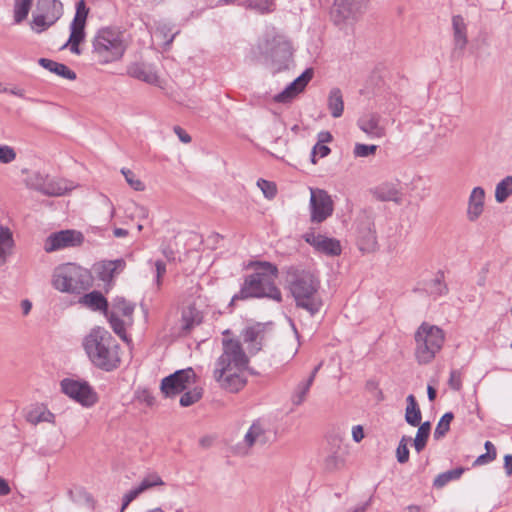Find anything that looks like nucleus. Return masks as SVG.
Instances as JSON below:
<instances>
[{"instance_id":"obj_1","label":"nucleus","mask_w":512,"mask_h":512,"mask_svg":"<svg viewBox=\"0 0 512 512\" xmlns=\"http://www.w3.org/2000/svg\"><path fill=\"white\" fill-rule=\"evenodd\" d=\"M223 352L216 360L213 378L219 386L230 392L237 393L247 383L244 371L248 367L249 358L238 339H222Z\"/></svg>"},{"instance_id":"obj_2","label":"nucleus","mask_w":512,"mask_h":512,"mask_svg":"<svg viewBox=\"0 0 512 512\" xmlns=\"http://www.w3.org/2000/svg\"><path fill=\"white\" fill-rule=\"evenodd\" d=\"M285 273L295 307L306 311L311 317L317 315L324 305L320 279L310 270L294 265L286 267Z\"/></svg>"},{"instance_id":"obj_3","label":"nucleus","mask_w":512,"mask_h":512,"mask_svg":"<svg viewBox=\"0 0 512 512\" xmlns=\"http://www.w3.org/2000/svg\"><path fill=\"white\" fill-rule=\"evenodd\" d=\"M248 267L254 272L245 276L239 292L233 295L230 306L236 301L251 298H268L280 303L282 293L275 284L279 274L277 266L268 261H252Z\"/></svg>"},{"instance_id":"obj_4","label":"nucleus","mask_w":512,"mask_h":512,"mask_svg":"<svg viewBox=\"0 0 512 512\" xmlns=\"http://www.w3.org/2000/svg\"><path fill=\"white\" fill-rule=\"evenodd\" d=\"M83 348L91 363L100 370L111 372L121 364L120 345L112 334L102 327L91 329L83 339Z\"/></svg>"},{"instance_id":"obj_5","label":"nucleus","mask_w":512,"mask_h":512,"mask_svg":"<svg viewBox=\"0 0 512 512\" xmlns=\"http://www.w3.org/2000/svg\"><path fill=\"white\" fill-rule=\"evenodd\" d=\"M92 283L90 271L74 263L58 266L52 276L53 287L64 293L79 295L90 289Z\"/></svg>"},{"instance_id":"obj_6","label":"nucleus","mask_w":512,"mask_h":512,"mask_svg":"<svg viewBox=\"0 0 512 512\" xmlns=\"http://www.w3.org/2000/svg\"><path fill=\"white\" fill-rule=\"evenodd\" d=\"M415 359L420 365L431 363L445 342L444 331L435 325L423 322L414 334Z\"/></svg>"},{"instance_id":"obj_7","label":"nucleus","mask_w":512,"mask_h":512,"mask_svg":"<svg viewBox=\"0 0 512 512\" xmlns=\"http://www.w3.org/2000/svg\"><path fill=\"white\" fill-rule=\"evenodd\" d=\"M93 52L103 63L114 62L122 58L126 51L123 34L112 28L98 30L92 41Z\"/></svg>"},{"instance_id":"obj_8","label":"nucleus","mask_w":512,"mask_h":512,"mask_svg":"<svg viewBox=\"0 0 512 512\" xmlns=\"http://www.w3.org/2000/svg\"><path fill=\"white\" fill-rule=\"evenodd\" d=\"M60 386L65 395L84 407H91L98 402L96 391L87 381L65 378Z\"/></svg>"},{"instance_id":"obj_9","label":"nucleus","mask_w":512,"mask_h":512,"mask_svg":"<svg viewBox=\"0 0 512 512\" xmlns=\"http://www.w3.org/2000/svg\"><path fill=\"white\" fill-rule=\"evenodd\" d=\"M88 13L89 8L86 6V2L84 0L77 1L76 12L70 24V36L68 41L61 47V49H65L69 46V49L72 53L77 55L81 53L79 45L85 39V26Z\"/></svg>"},{"instance_id":"obj_10","label":"nucleus","mask_w":512,"mask_h":512,"mask_svg":"<svg viewBox=\"0 0 512 512\" xmlns=\"http://www.w3.org/2000/svg\"><path fill=\"white\" fill-rule=\"evenodd\" d=\"M266 58L276 64L274 72H279L287 67V62L292 57V44L283 35H275L271 39H267L265 43Z\"/></svg>"},{"instance_id":"obj_11","label":"nucleus","mask_w":512,"mask_h":512,"mask_svg":"<svg viewBox=\"0 0 512 512\" xmlns=\"http://www.w3.org/2000/svg\"><path fill=\"white\" fill-rule=\"evenodd\" d=\"M196 374L189 367L177 370L174 373L162 379L160 389L167 398H173L184 392L191 384L195 382Z\"/></svg>"},{"instance_id":"obj_12","label":"nucleus","mask_w":512,"mask_h":512,"mask_svg":"<svg viewBox=\"0 0 512 512\" xmlns=\"http://www.w3.org/2000/svg\"><path fill=\"white\" fill-rule=\"evenodd\" d=\"M310 193V220L312 223H322L334 211L332 198L326 190L319 188H310Z\"/></svg>"},{"instance_id":"obj_13","label":"nucleus","mask_w":512,"mask_h":512,"mask_svg":"<svg viewBox=\"0 0 512 512\" xmlns=\"http://www.w3.org/2000/svg\"><path fill=\"white\" fill-rule=\"evenodd\" d=\"M356 244L363 253L375 252L378 249L375 225L370 217L358 221Z\"/></svg>"},{"instance_id":"obj_14","label":"nucleus","mask_w":512,"mask_h":512,"mask_svg":"<svg viewBox=\"0 0 512 512\" xmlns=\"http://www.w3.org/2000/svg\"><path fill=\"white\" fill-rule=\"evenodd\" d=\"M83 241L84 236L81 232L76 230H61L47 237L44 250L46 252H53L66 247H75L81 245Z\"/></svg>"},{"instance_id":"obj_15","label":"nucleus","mask_w":512,"mask_h":512,"mask_svg":"<svg viewBox=\"0 0 512 512\" xmlns=\"http://www.w3.org/2000/svg\"><path fill=\"white\" fill-rule=\"evenodd\" d=\"M303 238L320 253L338 256L342 252L340 241L335 238H329L321 234L316 235L314 232L305 233Z\"/></svg>"},{"instance_id":"obj_16","label":"nucleus","mask_w":512,"mask_h":512,"mask_svg":"<svg viewBox=\"0 0 512 512\" xmlns=\"http://www.w3.org/2000/svg\"><path fill=\"white\" fill-rule=\"evenodd\" d=\"M126 267L124 259L103 260L96 264L95 270L98 278L104 283H111Z\"/></svg>"},{"instance_id":"obj_17","label":"nucleus","mask_w":512,"mask_h":512,"mask_svg":"<svg viewBox=\"0 0 512 512\" xmlns=\"http://www.w3.org/2000/svg\"><path fill=\"white\" fill-rule=\"evenodd\" d=\"M180 322V334L186 336L203 322V314L195 305H189L182 310Z\"/></svg>"},{"instance_id":"obj_18","label":"nucleus","mask_w":512,"mask_h":512,"mask_svg":"<svg viewBox=\"0 0 512 512\" xmlns=\"http://www.w3.org/2000/svg\"><path fill=\"white\" fill-rule=\"evenodd\" d=\"M35 11L46 16L49 24H55L63 14V4L60 0H37Z\"/></svg>"},{"instance_id":"obj_19","label":"nucleus","mask_w":512,"mask_h":512,"mask_svg":"<svg viewBox=\"0 0 512 512\" xmlns=\"http://www.w3.org/2000/svg\"><path fill=\"white\" fill-rule=\"evenodd\" d=\"M485 191L482 187H475L468 201L467 218L469 221H476L484 210Z\"/></svg>"},{"instance_id":"obj_20","label":"nucleus","mask_w":512,"mask_h":512,"mask_svg":"<svg viewBox=\"0 0 512 512\" xmlns=\"http://www.w3.org/2000/svg\"><path fill=\"white\" fill-rule=\"evenodd\" d=\"M40 180L38 183H33L32 188L44 195L62 196L69 190L61 180H46L45 177H40Z\"/></svg>"},{"instance_id":"obj_21","label":"nucleus","mask_w":512,"mask_h":512,"mask_svg":"<svg viewBox=\"0 0 512 512\" xmlns=\"http://www.w3.org/2000/svg\"><path fill=\"white\" fill-rule=\"evenodd\" d=\"M355 0H334L331 17L336 25L345 23L354 12Z\"/></svg>"},{"instance_id":"obj_22","label":"nucleus","mask_w":512,"mask_h":512,"mask_svg":"<svg viewBox=\"0 0 512 512\" xmlns=\"http://www.w3.org/2000/svg\"><path fill=\"white\" fill-rule=\"evenodd\" d=\"M127 74L137 80L143 81L148 84H156L158 82V75L147 67L144 63L134 62L127 67Z\"/></svg>"},{"instance_id":"obj_23","label":"nucleus","mask_w":512,"mask_h":512,"mask_svg":"<svg viewBox=\"0 0 512 512\" xmlns=\"http://www.w3.org/2000/svg\"><path fill=\"white\" fill-rule=\"evenodd\" d=\"M79 303L93 311H102L105 315H108V301L100 291L94 290L84 294L80 297Z\"/></svg>"},{"instance_id":"obj_24","label":"nucleus","mask_w":512,"mask_h":512,"mask_svg":"<svg viewBox=\"0 0 512 512\" xmlns=\"http://www.w3.org/2000/svg\"><path fill=\"white\" fill-rule=\"evenodd\" d=\"M373 197L379 201H393L398 203L400 201V192L395 184L385 182L370 190Z\"/></svg>"},{"instance_id":"obj_25","label":"nucleus","mask_w":512,"mask_h":512,"mask_svg":"<svg viewBox=\"0 0 512 512\" xmlns=\"http://www.w3.org/2000/svg\"><path fill=\"white\" fill-rule=\"evenodd\" d=\"M359 128L366 134L381 138L385 135V130L380 126V117L377 114H369L358 121Z\"/></svg>"},{"instance_id":"obj_26","label":"nucleus","mask_w":512,"mask_h":512,"mask_svg":"<svg viewBox=\"0 0 512 512\" xmlns=\"http://www.w3.org/2000/svg\"><path fill=\"white\" fill-rule=\"evenodd\" d=\"M38 63L41 67L64 79L75 80L77 78L76 73L63 63H59L48 58H40Z\"/></svg>"},{"instance_id":"obj_27","label":"nucleus","mask_w":512,"mask_h":512,"mask_svg":"<svg viewBox=\"0 0 512 512\" xmlns=\"http://www.w3.org/2000/svg\"><path fill=\"white\" fill-rule=\"evenodd\" d=\"M333 445L337 446V449L334 450L330 455H328L325 459V468L328 471H334L342 468L345 464V449H342L340 443L341 439L338 437H334L332 439Z\"/></svg>"},{"instance_id":"obj_28","label":"nucleus","mask_w":512,"mask_h":512,"mask_svg":"<svg viewBox=\"0 0 512 512\" xmlns=\"http://www.w3.org/2000/svg\"><path fill=\"white\" fill-rule=\"evenodd\" d=\"M452 28L455 46L459 49H464L468 43L467 25L461 15H454L452 17Z\"/></svg>"},{"instance_id":"obj_29","label":"nucleus","mask_w":512,"mask_h":512,"mask_svg":"<svg viewBox=\"0 0 512 512\" xmlns=\"http://www.w3.org/2000/svg\"><path fill=\"white\" fill-rule=\"evenodd\" d=\"M13 247L14 239L11 230L6 226L0 225V266L6 263Z\"/></svg>"},{"instance_id":"obj_30","label":"nucleus","mask_w":512,"mask_h":512,"mask_svg":"<svg viewBox=\"0 0 512 512\" xmlns=\"http://www.w3.org/2000/svg\"><path fill=\"white\" fill-rule=\"evenodd\" d=\"M406 403L405 421L413 427L419 426L422 420V414L415 396L413 394L408 395Z\"/></svg>"},{"instance_id":"obj_31","label":"nucleus","mask_w":512,"mask_h":512,"mask_svg":"<svg viewBox=\"0 0 512 512\" xmlns=\"http://www.w3.org/2000/svg\"><path fill=\"white\" fill-rule=\"evenodd\" d=\"M26 421L32 425L42 422L54 423L55 415L44 406H36L27 412Z\"/></svg>"},{"instance_id":"obj_32","label":"nucleus","mask_w":512,"mask_h":512,"mask_svg":"<svg viewBox=\"0 0 512 512\" xmlns=\"http://www.w3.org/2000/svg\"><path fill=\"white\" fill-rule=\"evenodd\" d=\"M328 109L334 118L342 116L344 111L343 95L339 88H332L328 96Z\"/></svg>"},{"instance_id":"obj_33","label":"nucleus","mask_w":512,"mask_h":512,"mask_svg":"<svg viewBox=\"0 0 512 512\" xmlns=\"http://www.w3.org/2000/svg\"><path fill=\"white\" fill-rule=\"evenodd\" d=\"M244 441L248 447H252L256 443L265 445L267 443V437L261 424L257 421L254 422L249 430L247 431Z\"/></svg>"},{"instance_id":"obj_34","label":"nucleus","mask_w":512,"mask_h":512,"mask_svg":"<svg viewBox=\"0 0 512 512\" xmlns=\"http://www.w3.org/2000/svg\"><path fill=\"white\" fill-rule=\"evenodd\" d=\"M240 5L259 14H270L276 10L275 0H244Z\"/></svg>"},{"instance_id":"obj_35","label":"nucleus","mask_w":512,"mask_h":512,"mask_svg":"<svg viewBox=\"0 0 512 512\" xmlns=\"http://www.w3.org/2000/svg\"><path fill=\"white\" fill-rule=\"evenodd\" d=\"M314 75L313 68L305 69L300 76H298L294 81H292L287 89L291 91V93L296 97L298 94L304 91L307 84L311 81Z\"/></svg>"},{"instance_id":"obj_36","label":"nucleus","mask_w":512,"mask_h":512,"mask_svg":"<svg viewBox=\"0 0 512 512\" xmlns=\"http://www.w3.org/2000/svg\"><path fill=\"white\" fill-rule=\"evenodd\" d=\"M464 471L465 469L463 467H457L455 469L440 473L433 481L434 488L441 489L450 481L459 479Z\"/></svg>"},{"instance_id":"obj_37","label":"nucleus","mask_w":512,"mask_h":512,"mask_svg":"<svg viewBox=\"0 0 512 512\" xmlns=\"http://www.w3.org/2000/svg\"><path fill=\"white\" fill-rule=\"evenodd\" d=\"M417 427L418 431L414 439V448L418 453H420L426 447L431 432V424L429 421H426L424 423H420Z\"/></svg>"},{"instance_id":"obj_38","label":"nucleus","mask_w":512,"mask_h":512,"mask_svg":"<svg viewBox=\"0 0 512 512\" xmlns=\"http://www.w3.org/2000/svg\"><path fill=\"white\" fill-rule=\"evenodd\" d=\"M512 195V176H506L502 179L495 189V200L498 203H504Z\"/></svg>"},{"instance_id":"obj_39","label":"nucleus","mask_w":512,"mask_h":512,"mask_svg":"<svg viewBox=\"0 0 512 512\" xmlns=\"http://www.w3.org/2000/svg\"><path fill=\"white\" fill-rule=\"evenodd\" d=\"M109 321V324L116 335H118L123 341H128V336L125 329L124 321L114 311H108V315H105Z\"/></svg>"},{"instance_id":"obj_40","label":"nucleus","mask_w":512,"mask_h":512,"mask_svg":"<svg viewBox=\"0 0 512 512\" xmlns=\"http://www.w3.org/2000/svg\"><path fill=\"white\" fill-rule=\"evenodd\" d=\"M431 295L442 296L448 293V287L444 281V273L438 271L435 278L432 279L428 285Z\"/></svg>"},{"instance_id":"obj_41","label":"nucleus","mask_w":512,"mask_h":512,"mask_svg":"<svg viewBox=\"0 0 512 512\" xmlns=\"http://www.w3.org/2000/svg\"><path fill=\"white\" fill-rule=\"evenodd\" d=\"M135 304L126 300L124 297L117 296L113 299L112 308L125 317H131L135 310Z\"/></svg>"},{"instance_id":"obj_42","label":"nucleus","mask_w":512,"mask_h":512,"mask_svg":"<svg viewBox=\"0 0 512 512\" xmlns=\"http://www.w3.org/2000/svg\"><path fill=\"white\" fill-rule=\"evenodd\" d=\"M454 419L452 412H446L438 421L434 431V439L439 440L443 438L450 430V424Z\"/></svg>"},{"instance_id":"obj_43","label":"nucleus","mask_w":512,"mask_h":512,"mask_svg":"<svg viewBox=\"0 0 512 512\" xmlns=\"http://www.w3.org/2000/svg\"><path fill=\"white\" fill-rule=\"evenodd\" d=\"M32 0H15L14 2V21L19 24L28 16Z\"/></svg>"},{"instance_id":"obj_44","label":"nucleus","mask_w":512,"mask_h":512,"mask_svg":"<svg viewBox=\"0 0 512 512\" xmlns=\"http://www.w3.org/2000/svg\"><path fill=\"white\" fill-rule=\"evenodd\" d=\"M311 386V380L300 382L291 397L292 403L296 406L301 405L305 401Z\"/></svg>"},{"instance_id":"obj_45","label":"nucleus","mask_w":512,"mask_h":512,"mask_svg":"<svg viewBox=\"0 0 512 512\" xmlns=\"http://www.w3.org/2000/svg\"><path fill=\"white\" fill-rule=\"evenodd\" d=\"M165 483L162 480V478L159 476L158 473L152 472L147 474L140 484L136 486L141 493H143L146 490H149L151 488H154L156 486H163Z\"/></svg>"},{"instance_id":"obj_46","label":"nucleus","mask_w":512,"mask_h":512,"mask_svg":"<svg viewBox=\"0 0 512 512\" xmlns=\"http://www.w3.org/2000/svg\"><path fill=\"white\" fill-rule=\"evenodd\" d=\"M202 395V388L194 387L193 389L188 390L182 394L179 403L182 407H189L198 402L202 398Z\"/></svg>"},{"instance_id":"obj_47","label":"nucleus","mask_w":512,"mask_h":512,"mask_svg":"<svg viewBox=\"0 0 512 512\" xmlns=\"http://www.w3.org/2000/svg\"><path fill=\"white\" fill-rule=\"evenodd\" d=\"M179 31L173 32V28L166 23L159 24L156 28L155 34L161 38L166 46H169Z\"/></svg>"},{"instance_id":"obj_48","label":"nucleus","mask_w":512,"mask_h":512,"mask_svg":"<svg viewBox=\"0 0 512 512\" xmlns=\"http://www.w3.org/2000/svg\"><path fill=\"white\" fill-rule=\"evenodd\" d=\"M53 24H49V19L46 18V16L38 13V12H34L33 14V19H32V22H31V29L36 32V33H42L43 31H45L46 29H48L49 27H51Z\"/></svg>"},{"instance_id":"obj_49","label":"nucleus","mask_w":512,"mask_h":512,"mask_svg":"<svg viewBox=\"0 0 512 512\" xmlns=\"http://www.w3.org/2000/svg\"><path fill=\"white\" fill-rule=\"evenodd\" d=\"M410 440V437L404 435L399 441L398 447L396 449V458L397 461L401 464H404L409 460V449L407 444Z\"/></svg>"},{"instance_id":"obj_50","label":"nucleus","mask_w":512,"mask_h":512,"mask_svg":"<svg viewBox=\"0 0 512 512\" xmlns=\"http://www.w3.org/2000/svg\"><path fill=\"white\" fill-rule=\"evenodd\" d=\"M263 332V327L260 323L246 327L242 333L241 336L245 343H252L256 341V339L259 337V335Z\"/></svg>"},{"instance_id":"obj_51","label":"nucleus","mask_w":512,"mask_h":512,"mask_svg":"<svg viewBox=\"0 0 512 512\" xmlns=\"http://www.w3.org/2000/svg\"><path fill=\"white\" fill-rule=\"evenodd\" d=\"M257 186L261 189L267 199H273L277 194L276 184L272 181L260 178L257 181Z\"/></svg>"},{"instance_id":"obj_52","label":"nucleus","mask_w":512,"mask_h":512,"mask_svg":"<svg viewBox=\"0 0 512 512\" xmlns=\"http://www.w3.org/2000/svg\"><path fill=\"white\" fill-rule=\"evenodd\" d=\"M122 174L125 177L127 183L135 190V191H143L145 189L144 183L138 179L135 174L126 168L121 170Z\"/></svg>"},{"instance_id":"obj_53","label":"nucleus","mask_w":512,"mask_h":512,"mask_svg":"<svg viewBox=\"0 0 512 512\" xmlns=\"http://www.w3.org/2000/svg\"><path fill=\"white\" fill-rule=\"evenodd\" d=\"M378 149L377 145H367L362 143H356L353 153L355 157H369L374 155Z\"/></svg>"},{"instance_id":"obj_54","label":"nucleus","mask_w":512,"mask_h":512,"mask_svg":"<svg viewBox=\"0 0 512 512\" xmlns=\"http://www.w3.org/2000/svg\"><path fill=\"white\" fill-rule=\"evenodd\" d=\"M16 159V152L9 145H0V163L9 164Z\"/></svg>"},{"instance_id":"obj_55","label":"nucleus","mask_w":512,"mask_h":512,"mask_svg":"<svg viewBox=\"0 0 512 512\" xmlns=\"http://www.w3.org/2000/svg\"><path fill=\"white\" fill-rule=\"evenodd\" d=\"M140 494H141V492L139 491V489L137 487H134L131 490H129L127 493H125L122 497V504H121L120 512H123L128 507V505L133 500H135Z\"/></svg>"},{"instance_id":"obj_56","label":"nucleus","mask_w":512,"mask_h":512,"mask_svg":"<svg viewBox=\"0 0 512 512\" xmlns=\"http://www.w3.org/2000/svg\"><path fill=\"white\" fill-rule=\"evenodd\" d=\"M155 271H156V277L155 282L157 287L159 288L162 285V278L166 273V264L162 260H157L155 262Z\"/></svg>"},{"instance_id":"obj_57","label":"nucleus","mask_w":512,"mask_h":512,"mask_svg":"<svg viewBox=\"0 0 512 512\" xmlns=\"http://www.w3.org/2000/svg\"><path fill=\"white\" fill-rule=\"evenodd\" d=\"M448 384L455 391H459L461 389L462 381H461V374L459 371L452 370L450 372Z\"/></svg>"},{"instance_id":"obj_58","label":"nucleus","mask_w":512,"mask_h":512,"mask_svg":"<svg viewBox=\"0 0 512 512\" xmlns=\"http://www.w3.org/2000/svg\"><path fill=\"white\" fill-rule=\"evenodd\" d=\"M294 98H295V96L286 87L282 92H280L274 96V101L277 103H289Z\"/></svg>"},{"instance_id":"obj_59","label":"nucleus","mask_w":512,"mask_h":512,"mask_svg":"<svg viewBox=\"0 0 512 512\" xmlns=\"http://www.w3.org/2000/svg\"><path fill=\"white\" fill-rule=\"evenodd\" d=\"M495 459H496L495 454L491 455V453H484L476 458V460L473 463V466H481V465L490 463V462L494 461Z\"/></svg>"},{"instance_id":"obj_60","label":"nucleus","mask_w":512,"mask_h":512,"mask_svg":"<svg viewBox=\"0 0 512 512\" xmlns=\"http://www.w3.org/2000/svg\"><path fill=\"white\" fill-rule=\"evenodd\" d=\"M175 134L178 136L179 140L185 144L191 142V136L180 126H174L173 128Z\"/></svg>"},{"instance_id":"obj_61","label":"nucleus","mask_w":512,"mask_h":512,"mask_svg":"<svg viewBox=\"0 0 512 512\" xmlns=\"http://www.w3.org/2000/svg\"><path fill=\"white\" fill-rule=\"evenodd\" d=\"M312 150H314L321 158L328 156L331 152V149L328 146L320 143H316Z\"/></svg>"},{"instance_id":"obj_62","label":"nucleus","mask_w":512,"mask_h":512,"mask_svg":"<svg viewBox=\"0 0 512 512\" xmlns=\"http://www.w3.org/2000/svg\"><path fill=\"white\" fill-rule=\"evenodd\" d=\"M352 438L356 443H359L364 438V430L361 425L353 426L352 428Z\"/></svg>"},{"instance_id":"obj_63","label":"nucleus","mask_w":512,"mask_h":512,"mask_svg":"<svg viewBox=\"0 0 512 512\" xmlns=\"http://www.w3.org/2000/svg\"><path fill=\"white\" fill-rule=\"evenodd\" d=\"M504 469L507 476L512 475V454L504 456Z\"/></svg>"},{"instance_id":"obj_64","label":"nucleus","mask_w":512,"mask_h":512,"mask_svg":"<svg viewBox=\"0 0 512 512\" xmlns=\"http://www.w3.org/2000/svg\"><path fill=\"white\" fill-rule=\"evenodd\" d=\"M333 139L331 133L329 131H321L318 134V142L320 144L331 142Z\"/></svg>"}]
</instances>
